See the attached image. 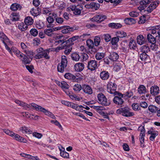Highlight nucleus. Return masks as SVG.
Here are the masks:
<instances>
[{
  "label": "nucleus",
  "mask_w": 160,
  "mask_h": 160,
  "mask_svg": "<svg viewBox=\"0 0 160 160\" xmlns=\"http://www.w3.org/2000/svg\"><path fill=\"white\" fill-rule=\"evenodd\" d=\"M133 110L135 111H138L141 110V108L138 103H133L132 105Z\"/></svg>",
  "instance_id": "obj_45"
},
{
  "label": "nucleus",
  "mask_w": 160,
  "mask_h": 160,
  "mask_svg": "<svg viewBox=\"0 0 160 160\" xmlns=\"http://www.w3.org/2000/svg\"><path fill=\"white\" fill-rule=\"evenodd\" d=\"M50 49L49 48L44 50L41 47L38 48L36 50V54L34 56V58L37 59L43 58L46 59H49L50 58V57L49 55Z\"/></svg>",
  "instance_id": "obj_2"
},
{
  "label": "nucleus",
  "mask_w": 160,
  "mask_h": 160,
  "mask_svg": "<svg viewBox=\"0 0 160 160\" xmlns=\"http://www.w3.org/2000/svg\"><path fill=\"white\" fill-rule=\"evenodd\" d=\"M122 94L123 98L127 97L128 98H129L133 95V94L132 91H130L126 92L124 94Z\"/></svg>",
  "instance_id": "obj_52"
},
{
  "label": "nucleus",
  "mask_w": 160,
  "mask_h": 160,
  "mask_svg": "<svg viewBox=\"0 0 160 160\" xmlns=\"http://www.w3.org/2000/svg\"><path fill=\"white\" fill-rule=\"evenodd\" d=\"M150 94L153 96L158 95L160 92L159 87L156 85L152 86L150 88Z\"/></svg>",
  "instance_id": "obj_13"
},
{
  "label": "nucleus",
  "mask_w": 160,
  "mask_h": 160,
  "mask_svg": "<svg viewBox=\"0 0 160 160\" xmlns=\"http://www.w3.org/2000/svg\"><path fill=\"white\" fill-rule=\"evenodd\" d=\"M75 30L76 29L74 27H70L69 26H64V28L62 30L61 32L63 33H67L73 31Z\"/></svg>",
  "instance_id": "obj_21"
},
{
  "label": "nucleus",
  "mask_w": 160,
  "mask_h": 160,
  "mask_svg": "<svg viewBox=\"0 0 160 160\" xmlns=\"http://www.w3.org/2000/svg\"><path fill=\"white\" fill-rule=\"evenodd\" d=\"M20 45L23 52H26L28 49V47L24 42H21Z\"/></svg>",
  "instance_id": "obj_64"
},
{
  "label": "nucleus",
  "mask_w": 160,
  "mask_h": 160,
  "mask_svg": "<svg viewBox=\"0 0 160 160\" xmlns=\"http://www.w3.org/2000/svg\"><path fill=\"white\" fill-rule=\"evenodd\" d=\"M53 14H55V13L52 12L49 13V16L46 18V20L48 23V24H47V27L48 28H52L54 26L52 23L55 20L54 17L52 16Z\"/></svg>",
  "instance_id": "obj_12"
},
{
  "label": "nucleus",
  "mask_w": 160,
  "mask_h": 160,
  "mask_svg": "<svg viewBox=\"0 0 160 160\" xmlns=\"http://www.w3.org/2000/svg\"><path fill=\"white\" fill-rule=\"evenodd\" d=\"M44 23L41 21L37 22L36 23V26L37 28L40 29L43 28L44 27Z\"/></svg>",
  "instance_id": "obj_55"
},
{
  "label": "nucleus",
  "mask_w": 160,
  "mask_h": 160,
  "mask_svg": "<svg viewBox=\"0 0 160 160\" xmlns=\"http://www.w3.org/2000/svg\"><path fill=\"white\" fill-rule=\"evenodd\" d=\"M97 98L98 102L104 106H109L110 104L109 100H108L106 96L102 93H100L98 94Z\"/></svg>",
  "instance_id": "obj_6"
},
{
  "label": "nucleus",
  "mask_w": 160,
  "mask_h": 160,
  "mask_svg": "<svg viewBox=\"0 0 160 160\" xmlns=\"http://www.w3.org/2000/svg\"><path fill=\"white\" fill-rule=\"evenodd\" d=\"M64 40L63 39H56L55 42L56 45H57L58 44H60L61 45V46L60 47V48H61L62 49L65 48V44H64Z\"/></svg>",
  "instance_id": "obj_31"
},
{
  "label": "nucleus",
  "mask_w": 160,
  "mask_h": 160,
  "mask_svg": "<svg viewBox=\"0 0 160 160\" xmlns=\"http://www.w3.org/2000/svg\"><path fill=\"white\" fill-rule=\"evenodd\" d=\"M90 35V34L84 33L82 35L79 36V38L82 41H84Z\"/></svg>",
  "instance_id": "obj_62"
},
{
  "label": "nucleus",
  "mask_w": 160,
  "mask_h": 160,
  "mask_svg": "<svg viewBox=\"0 0 160 160\" xmlns=\"http://www.w3.org/2000/svg\"><path fill=\"white\" fill-rule=\"evenodd\" d=\"M12 16L11 21L12 22H15L19 20V13L13 12L11 13Z\"/></svg>",
  "instance_id": "obj_35"
},
{
  "label": "nucleus",
  "mask_w": 160,
  "mask_h": 160,
  "mask_svg": "<svg viewBox=\"0 0 160 160\" xmlns=\"http://www.w3.org/2000/svg\"><path fill=\"white\" fill-rule=\"evenodd\" d=\"M106 15L102 14L96 15L91 18L90 20L92 22H95L98 23H100L107 18Z\"/></svg>",
  "instance_id": "obj_10"
},
{
  "label": "nucleus",
  "mask_w": 160,
  "mask_h": 160,
  "mask_svg": "<svg viewBox=\"0 0 160 160\" xmlns=\"http://www.w3.org/2000/svg\"><path fill=\"white\" fill-rule=\"evenodd\" d=\"M138 92L140 94H145L148 92L146 87L143 85H140L138 88Z\"/></svg>",
  "instance_id": "obj_17"
},
{
  "label": "nucleus",
  "mask_w": 160,
  "mask_h": 160,
  "mask_svg": "<svg viewBox=\"0 0 160 160\" xmlns=\"http://www.w3.org/2000/svg\"><path fill=\"white\" fill-rule=\"evenodd\" d=\"M22 7V5L18 3H15L12 4L10 8L12 11H16L17 10H20Z\"/></svg>",
  "instance_id": "obj_20"
},
{
  "label": "nucleus",
  "mask_w": 160,
  "mask_h": 160,
  "mask_svg": "<svg viewBox=\"0 0 160 160\" xmlns=\"http://www.w3.org/2000/svg\"><path fill=\"white\" fill-rule=\"evenodd\" d=\"M124 21L125 23L128 25H131L135 23V19L131 18H125Z\"/></svg>",
  "instance_id": "obj_37"
},
{
  "label": "nucleus",
  "mask_w": 160,
  "mask_h": 160,
  "mask_svg": "<svg viewBox=\"0 0 160 160\" xmlns=\"http://www.w3.org/2000/svg\"><path fill=\"white\" fill-rule=\"evenodd\" d=\"M82 89V86L78 84H75L73 87V89L77 92H79L81 89Z\"/></svg>",
  "instance_id": "obj_46"
},
{
  "label": "nucleus",
  "mask_w": 160,
  "mask_h": 160,
  "mask_svg": "<svg viewBox=\"0 0 160 160\" xmlns=\"http://www.w3.org/2000/svg\"><path fill=\"white\" fill-rule=\"evenodd\" d=\"M64 78L68 79L73 82H77L78 80V78L72 74L68 72L66 73L64 75Z\"/></svg>",
  "instance_id": "obj_15"
},
{
  "label": "nucleus",
  "mask_w": 160,
  "mask_h": 160,
  "mask_svg": "<svg viewBox=\"0 0 160 160\" xmlns=\"http://www.w3.org/2000/svg\"><path fill=\"white\" fill-rule=\"evenodd\" d=\"M105 53L103 52H97L95 57L98 60H100L102 59L105 56Z\"/></svg>",
  "instance_id": "obj_38"
},
{
  "label": "nucleus",
  "mask_w": 160,
  "mask_h": 160,
  "mask_svg": "<svg viewBox=\"0 0 160 160\" xmlns=\"http://www.w3.org/2000/svg\"><path fill=\"white\" fill-rule=\"evenodd\" d=\"M60 154L61 156L63 158H69V153L66 151L61 152Z\"/></svg>",
  "instance_id": "obj_63"
},
{
  "label": "nucleus",
  "mask_w": 160,
  "mask_h": 160,
  "mask_svg": "<svg viewBox=\"0 0 160 160\" xmlns=\"http://www.w3.org/2000/svg\"><path fill=\"white\" fill-rule=\"evenodd\" d=\"M141 51L142 53L147 54V53L150 51V49L149 46L148 45H144L141 47Z\"/></svg>",
  "instance_id": "obj_36"
},
{
  "label": "nucleus",
  "mask_w": 160,
  "mask_h": 160,
  "mask_svg": "<svg viewBox=\"0 0 160 160\" xmlns=\"http://www.w3.org/2000/svg\"><path fill=\"white\" fill-rule=\"evenodd\" d=\"M108 26L112 28L118 29L122 27V25L119 23H111L108 24Z\"/></svg>",
  "instance_id": "obj_30"
},
{
  "label": "nucleus",
  "mask_w": 160,
  "mask_h": 160,
  "mask_svg": "<svg viewBox=\"0 0 160 160\" xmlns=\"http://www.w3.org/2000/svg\"><path fill=\"white\" fill-rule=\"evenodd\" d=\"M20 130L22 133H28V134H31L32 131L28 128L26 127H22L20 128Z\"/></svg>",
  "instance_id": "obj_39"
},
{
  "label": "nucleus",
  "mask_w": 160,
  "mask_h": 160,
  "mask_svg": "<svg viewBox=\"0 0 160 160\" xmlns=\"http://www.w3.org/2000/svg\"><path fill=\"white\" fill-rule=\"evenodd\" d=\"M20 59L24 65L30 64L32 61L30 58H29L28 57L24 54L22 57H21L20 58Z\"/></svg>",
  "instance_id": "obj_16"
},
{
  "label": "nucleus",
  "mask_w": 160,
  "mask_h": 160,
  "mask_svg": "<svg viewBox=\"0 0 160 160\" xmlns=\"http://www.w3.org/2000/svg\"><path fill=\"white\" fill-rule=\"evenodd\" d=\"M28 28V26L25 24H24L23 23H21L18 26V28L21 31H24L27 30Z\"/></svg>",
  "instance_id": "obj_44"
},
{
  "label": "nucleus",
  "mask_w": 160,
  "mask_h": 160,
  "mask_svg": "<svg viewBox=\"0 0 160 160\" xmlns=\"http://www.w3.org/2000/svg\"><path fill=\"white\" fill-rule=\"evenodd\" d=\"M158 135V132H154L149 137V139L150 140L153 141H154L155 138Z\"/></svg>",
  "instance_id": "obj_60"
},
{
  "label": "nucleus",
  "mask_w": 160,
  "mask_h": 160,
  "mask_svg": "<svg viewBox=\"0 0 160 160\" xmlns=\"http://www.w3.org/2000/svg\"><path fill=\"white\" fill-rule=\"evenodd\" d=\"M82 7V5H78L76 6H70L67 8V9L70 11H72L75 15H79L80 14L81 11L83 9Z\"/></svg>",
  "instance_id": "obj_7"
},
{
  "label": "nucleus",
  "mask_w": 160,
  "mask_h": 160,
  "mask_svg": "<svg viewBox=\"0 0 160 160\" xmlns=\"http://www.w3.org/2000/svg\"><path fill=\"white\" fill-rule=\"evenodd\" d=\"M129 46L131 49L135 50L137 48V44L133 40H131L129 42Z\"/></svg>",
  "instance_id": "obj_42"
},
{
  "label": "nucleus",
  "mask_w": 160,
  "mask_h": 160,
  "mask_svg": "<svg viewBox=\"0 0 160 160\" xmlns=\"http://www.w3.org/2000/svg\"><path fill=\"white\" fill-rule=\"evenodd\" d=\"M75 108L74 109H75L76 110L80 112H83V110L82 109L83 106L81 105H78L77 104H76L75 106Z\"/></svg>",
  "instance_id": "obj_57"
},
{
  "label": "nucleus",
  "mask_w": 160,
  "mask_h": 160,
  "mask_svg": "<svg viewBox=\"0 0 160 160\" xmlns=\"http://www.w3.org/2000/svg\"><path fill=\"white\" fill-rule=\"evenodd\" d=\"M159 3L160 2L159 0H156L151 3L149 6L151 7L154 10L158 6Z\"/></svg>",
  "instance_id": "obj_49"
},
{
  "label": "nucleus",
  "mask_w": 160,
  "mask_h": 160,
  "mask_svg": "<svg viewBox=\"0 0 160 160\" xmlns=\"http://www.w3.org/2000/svg\"><path fill=\"white\" fill-rule=\"evenodd\" d=\"M101 41L100 38L98 36H96L94 39V43L95 46L98 45Z\"/></svg>",
  "instance_id": "obj_58"
},
{
  "label": "nucleus",
  "mask_w": 160,
  "mask_h": 160,
  "mask_svg": "<svg viewBox=\"0 0 160 160\" xmlns=\"http://www.w3.org/2000/svg\"><path fill=\"white\" fill-rule=\"evenodd\" d=\"M61 87L65 91L66 89H68L69 87V85L66 82L63 81L62 82Z\"/></svg>",
  "instance_id": "obj_51"
},
{
  "label": "nucleus",
  "mask_w": 160,
  "mask_h": 160,
  "mask_svg": "<svg viewBox=\"0 0 160 160\" xmlns=\"http://www.w3.org/2000/svg\"><path fill=\"white\" fill-rule=\"evenodd\" d=\"M33 22V20L31 17L28 16L24 19V23L27 25H30L32 24Z\"/></svg>",
  "instance_id": "obj_29"
},
{
  "label": "nucleus",
  "mask_w": 160,
  "mask_h": 160,
  "mask_svg": "<svg viewBox=\"0 0 160 160\" xmlns=\"http://www.w3.org/2000/svg\"><path fill=\"white\" fill-rule=\"evenodd\" d=\"M71 57L72 59L74 61L77 62L80 61V55L78 53L75 52L71 54Z\"/></svg>",
  "instance_id": "obj_32"
},
{
  "label": "nucleus",
  "mask_w": 160,
  "mask_h": 160,
  "mask_svg": "<svg viewBox=\"0 0 160 160\" xmlns=\"http://www.w3.org/2000/svg\"><path fill=\"white\" fill-rule=\"evenodd\" d=\"M61 103L63 104H64L68 107H69L74 109L75 108V106L76 104L72 102H70L65 100L61 101Z\"/></svg>",
  "instance_id": "obj_28"
},
{
  "label": "nucleus",
  "mask_w": 160,
  "mask_h": 160,
  "mask_svg": "<svg viewBox=\"0 0 160 160\" xmlns=\"http://www.w3.org/2000/svg\"><path fill=\"white\" fill-rule=\"evenodd\" d=\"M119 58V55L116 52H113L110 53L109 59L112 61H116Z\"/></svg>",
  "instance_id": "obj_26"
},
{
  "label": "nucleus",
  "mask_w": 160,
  "mask_h": 160,
  "mask_svg": "<svg viewBox=\"0 0 160 160\" xmlns=\"http://www.w3.org/2000/svg\"><path fill=\"white\" fill-rule=\"evenodd\" d=\"M117 85L114 82L110 81L107 85V91L110 94H114L116 92H119L116 91Z\"/></svg>",
  "instance_id": "obj_8"
},
{
  "label": "nucleus",
  "mask_w": 160,
  "mask_h": 160,
  "mask_svg": "<svg viewBox=\"0 0 160 160\" xmlns=\"http://www.w3.org/2000/svg\"><path fill=\"white\" fill-rule=\"evenodd\" d=\"M13 138L16 140L20 142L26 143L27 142V140L25 138L21 137L19 135L15 134V133H14Z\"/></svg>",
  "instance_id": "obj_25"
},
{
  "label": "nucleus",
  "mask_w": 160,
  "mask_h": 160,
  "mask_svg": "<svg viewBox=\"0 0 160 160\" xmlns=\"http://www.w3.org/2000/svg\"><path fill=\"white\" fill-rule=\"evenodd\" d=\"M139 57L142 61H146L149 58L147 54L142 52L140 54Z\"/></svg>",
  "instance_id": "obj_43"
},
{
  "label": "nucleus",
  "mask_w": 160,
  "mask_h": 160,
  "mask_svg": "<svg viewBox=\"0 0 160 160\" xmlns=\"http://www.w3.org/2000/svg\"><path fill=\"white\" fill-rule=\"evenodd\" d=\"M147 39L148 42L150 43L153 44L156 42L155 38L151 34L149 33L147 34Z\"/></svg>",
  "instance_id": "obj_24"
},
{
  "label": "nucleus",
  "mask_w": 160,
  "mask_h": 160,
  "mask_svg": "<svg viewBox=\"0 0 160 160\" xmlns=\"http://www.w3.org/2000/svg\"><path fill=\"white\" fill-rule=\"evenodd\" d=\"M116 93L114 94L115 96L113 99V101L116 104L121 107L124 102V101L122 99L123 98V95L120 92Z\"/></svg>",
  "instance_id": "obj_5"
},
{
  "label": "nucleus",
  "mask_w": 160,
  "mask_h": 160,
  "mask_svg": "<svg viewBox=\"0 0 160 160\" xmlns=\"http://www.w3.org/2000/svg\"><path fill=\"white\" fill-rule=\"evenodd\" d=\"M80 57V61L81 62H83L86 60L88 58V55L85 53L81 54Z\"/></svg>",
  "instance_id": "obj_48"
},
{
  "label": "nucleus",
  "mask_w": 160,
  "mask_h": 160,
  "mask_svg": "<svg viewBox=\"0 0 160 160\" xmlns=\"http://www.w3.org/2000/svg\"><path fill=\"white\" fill-rule=\"evenodd\" d=\"M139 2L140 5L138 7V9L141 12L147 7L148 4L150 3L152 0H137Z\"/></svg>",
  "instance_id": "obj_11"
},
{
  "label": "nucleus",
  "mask_w": 160,
  "mask_h": 160,
  "mask_svg": "<svg viewBox=\"0 0 160 160\" xmlns=\"http://www.w3.org/2000/svg\"><path fill=\"white\" fill-rule=\"evenodd\" d=\"M52 16L54 17L56 23L59 24H62L63 22V18L61 17H58L57 13L53 14Z\"/></svg>",
  "instance_id": "obj_22"
},
{
  "label": "nucleus",
  "mask_w": 160,
  "mask_h": 160,
  "mask_svg": "<svg viewBox=\"0 0 160 160\" xmlns=\"http://www.w3.org/2000/svg\"><path fill=\"white\" fill-rule=\"evenodd\" d=\"M100 7V5L99 3L94 2H91L89 4L90 8L95 10H98Z\"/></svg>",
  "instance_id": "obj_33"
},
{
  "label": "nucleus",
  "mask_w": 160,
  "mask_h": 160,
  "mask_svg": "<svg viewBox=\"0 0 160 160\" xmlns=\"http://www.w3.org/2000/svg\"><path fill=\"white\" fill-rule=\"evenodd\" d=\"M15 102L19 106L23 107L26 109L28 108H30L32 107L33 108V109H35L36 111L42 112L44 113L45 115L51 117L53 119H55V116L52 113L44 108L35 103H32L31 104H28L26 102L17 99L15 100Z\"/></svg>",
  "instance_id": "obj_1"
},
{
  "label": "nucleus",
  "mask_w": 160,
  "mask_h": 160,
  "mask_svg": "<svg viewBox=\"0 0 160 160\" xmlns=\"http://www.w3.org/2000/svg\"><path fill=\"white\" fill-rule=\"evenodd\" d=\"M158 109V107L152 105H150L148 107V110L152 113H156Z\"/></svg>",
  "instance_id": "obj_40"
},
{
  "label": "nucleus",
  "mask_w": 160,
  "mask_h": 160,
  "mask_svg": "<svg viewBox=\"0 0 160 160\" xmlns=\"http://www.w3.org/2000/svg\"><path fill=\"white\" fill-rule=\"evenodd\" d=\"M54 30V29H46L44 30V32L45 34L47 36H52L54 34L53 32Z\"/></svg>",
  "instance_id": "obj_41"
},
{
  "label": "nucleus",
  "mask_w": 160,
  "mask_h": 160,
  "mask_svg": "<svg viewBox=\"0 0 160 160\" xmlns=\"http://www.w3.org/2000/svg\"><path fill=\"white\" fill-rule=\"evenodd\" d=\"M24 53H26V55L28 57V58H30L32 60L33 57V53L32 52L28 50V49L26 50V52H24Z\"/></svg>",
  "instance_id": "obj_50"
},
{
  "label": "nucleus",
  "mask_w": 160,
  "mask_h": 160,
  "mask_svg": "<svg viewBox=\"0 0 160 160\" xmlns=\"http://www.w3.org/2000/svg\"><path fill=\"white\" fill-rule=\"evenodd\" d=\"M87 67L91 71L96 70L98 68L97 62L95 60H90L88 62Z\"/></svg>",
  "instance_id": "obj_9"
},
{
  "label": "nucleus",
  "mask_w": 160,
  "mask_h": 160,
  "mask_svg": "<svg viewBox=\"0 0 160 160\" xmlns=\"http://www.w3.org/2000/svg\"><path fill=\"white\" fill-rule=\"evenodd\" d=\"M68 61L66 56L63 55L61 57V62L58 64L57 69L58 72H63L67 66Z\"/></svg>",
  "instance_id": "obj_4"
},
{
  "label": "nucleus",
  "mask_w": 160,
  "mask_h": 160,
  "mask_svg": "<svg viewBox=\"0 0 160 160\" xmlns=\"http://www.w3.org/2000/svg\"><path fill=\"white\" fill-rule=\"evenodd\" d=\"M73 44V43L70 40V38L67 40H64L65 48H67V47H70Z\"/></svg>",
  "instance_id": "obj_47"
},
{
  "label": "nucleus",
  "mask_w": 160,
  "mask_h": 160,
  "mask_svg": "<svg viewBox=\"0 0 160 160\" xmlns=\"http://www.w3.org/2000/svg\"><path fill=\"white\" fill-rule=\"evenodd\" d=\"M127 36V34L123 31H119L117 32V37L118 38H123Z\"/></svg>",
  "instance_id": "obj_54"
},
{
  "label": "nucleus",
  "mask_w": 160,
  "mask_h": 160,
  "mask_svg": "<svg viewBox=\"0 0 160 160\" xmlns=\"http://www.w3.org/2000/svg\"><path fill=\"white\" fill-rule=\"evenodd\" d=\"M0 40L2 41L3 43L5 42H8L9 40L8 37L2 32H0Z\"/></svg>",
  "instance_id": "obj_34"
},
{
  "label": "nucleus",
  "mask_w": 160,
  "mask_h": 160,
  "mask_svg": "<svg viewBox=\"0 0 160 160\" xmlns=\"http://www.w3.org/2000/svg\"><path fill=\"white\" fill-rule=\"evenodd\" d=\"M75 70L77 72H80L82 71L84 68V64L82 62L76 63L74 66Z\"/></svg>",
  "instance_id": "obj_19"
},
{
  "label": "nucleus",
  "mask_w": 160,
  "mask_h": 160,
  "mask_svg": "<svg viewBox=\"0 0 160 160\" xmlns=\"http://www.w3.org/2000/svg\"><path fill=\"white\" fill-rule=\"evenodd\" d=\"M30 34L33 36H36L38 33V31L36 29L32 28L30 31Z\"/></svg>",
  "instance_id": "obj_59"
},
{
  "label": "nucleus",
  "mask_w": 160,
  "mask_h": 160,
  "mask_svg": "<svg viewBox=\"0 0 160 160\" xmlns=\"http://www.w3.org/2000/svg\"><path fill=\"white\" fill-rule=\"evenodd\" d=\"M82 90L85 93L88 95H91L93 93L91 87L88 85L85 84L82 85Z\"/></svg>",
  "instance_id": "obj_14"
},
{
  "label": "nucleus",
  "mask_w": 160,
  "mask_h": 160,
  "mask_svg": "<svg viewBox=\"0 0 160 160\" xmlns=\"http://www.w3.org/2000/svg\"><path fill=\"white\" fill-rule=\"evenodd\" d=\"M30 12L31 14L34 17H37L40 14V9L38 8H33L30 11Z\"/></svg>",
  "instance_id": "obj_23"
},
{
  "label": "nucleus",
  "mask_w": 160,
  "mask_h": 160,
  "mask_svg": "<svg viewBox=\"0 0 160 160\" xmlns=\"http://www.w3.org/2000/svg\"><path fill=\"white\" fill-rule=\"evenodd\" d=\"M116 113L126 117H132L134 115V113L131 112L130 108L128 106L117 109L116 111Z\"/></svg>",
  "instance_id": "obj_3"
},
{
  "label": "nucleus",
  "mask_w": 160,
  "mask_h": 160,
  "mask_svg": "<svg viewBox=\"0 0 160 160\" xmlns=\"http://www.w3.org/2000/svg\"><path fill=\"white\" fill-rule=\"evenodd\" d=\"M104 38L106 42H108L111 39V36L108 34H104L103 35Z\"/></svg>",
  "instance_id": "obj_61"
},
{
  "label": "nucleus",
  "mask_w": 160,
  "mask_h": 160,
  "mask_svg": "<svg viewBox=\"0 0 160 160\" xmlns=\"http://www.w3.org/2000/svg\"><path fill=\"white\" fill-rule=\"evenodd\" d=\"M119 40V39L118 37H114L112 38L111 42L113 45H117Z\"/></svg>",
  "instance_id": "obj_53"
},
{
  "label": "nucleus",
  "mask_w": 160,
  "mask_h": 160,
  "mask_svg": "<svg viewBox=\"0 0 160 160\" xmlns=\"http://www.w3.org/2000/svg\"><path fill=\"white\" fill-rule=\"evenodd\" d=\"M3 131V132L6 134L9 135L12 137H13V135L14 134V133L13 132L11 131L8 129H4Z\"/></svg>",
  "instance_id": "obj_56"
},
{
  "label": "nucleus",
  "mask_w": 160,
  "mask_h": 160,
  "mask_svg": "<svg viewBox=\"0 0 160 160\" xmlns=\"http://www.w3.org/2000/svg\"><path fill=\"white\" fill-rule=\"evenodd\" d=\"M110 77V74L106 71H102L100 74V77L101 79L102 80H107Z\"/></svg>",
  "instance_id": "obj_18"
},
{
  "label": "nucleus",
  "mask_w": 160,
  "mask_h": 160,
  "mask_svg": "<svg viewBox=\"0 0 160 160\" xmlns=\"http://www.w3.org/2000/svg\"><path fill=\"white\" fill-rule=\"evenodd\" d=\"M137 43L140 45L144 44L145 42V39L143 36L142 35H139L137 38Z\"/></svg>",
  "instance_id": "obj_27"
}]
</instances>
